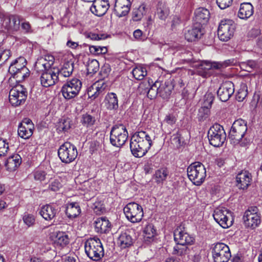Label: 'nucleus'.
Instances as JSON below:
<instances>
[{
  "label": "nucleus",
  "instance_id": "1",
  "mask_svg": "<svg viewBox=\"0 0 262 262\" xmlns=\"http://www.w3.org/2000/svg\"><path fill=\"white\" fill-rule=\"evenodd\" d=\"M152 142L149 135L144 131L135 133L130 141V148L136 158L143 157L150 149Z\"/></svg>",
  "mask_w": 262,
  "mask_h": 262
},
{
  "label": "nucleus",
  "instance_id": "2",
  "mask_svg": "<svg viewBox=\"0 0 262 262\" xmlns=\"http://www.w3.org/2000/svg\"><path fill=\"white\" fill-rule=\"evenodd\" d=\"M247 130V122L241 119L235 120L229 134L231 143L234 145L239 144L242 146L247 145L248 141L244 136Z\"/></svg>",
  "mask_w": 262,
  "mask_h": 262
},
{
  "label": "nucleus",
  "instance_id": "3",
  "mask_svg": "<svg viewBox=\"0 0 262 262\" xmlns=\"http://www.w3.org/2000/svg\"><path fill=\"white\" fill-rule=\"evenodd\" d=\"M85 252L91 259L97 261L104 255V250L100 239L98 237L88 239L84 243Z\"/></svg>",
  "mask_w": 262,
  "mask_h": 262
},
{
  "label": "nucleus",
  "instance_id": "4",
  "mask_svg": "<svg viewBox=\"0 0 262 262\" xmlns=\"http://www.w3.org/2000/svg\"><path fill=\"white\" fill-rule=\"evenodd\" d=\"M187 175L194 185L200 186L204 182L206 177V168L201 162H195L187 168Z\"/></svg>",
  "mask_w": 262,
  "mask_h": 262
},
{
  "label": "nucleus",
  "instance_id": "5",
  "mask_svg": "<svg viewBox=\"0 0 262 262\" xmlns=\"http://www.w3.org/2000/svg\"><path fill=\"white\" fill-rule=\"evenodd\" d=\"M127 138L128 132L124 125L116 124L112 127L110 133V142L113 146H122L125 143Z\"/></svg>",
  "mask_w": 262,
  "mask_h": 262
},
{
  "label": "nucleus",
  "instance_id": "6",
  "mask_svg": "<svg viewBox=\"0 0 262 262\" xmlns=\"http://www.w3.org/2000/svg\"><path fill=\"white\" fill-rule=\"evenodd\" d=\"M209 143L214 147L222 146L226 139V134L223 127L219 124L213 125L208 132Z\"/></svg>",
  "mask_w": 262,
  "mask_h": 262
},
{
  "label": "nucleus",
  "instance_id": "7",
  "mask_svg": "<svg viewBox=\"0 0 262 262\" xmlns=\"http://www.w3.org/2000/svg\"><path fill=\"white\" fill-rule=\"evenodd\" d=\"M76 147L69 142H64L58 149V156L62 162L69 164L77 157Z\"/></svg>",
  "mask_w": 262,
  "mask_h": 262
},
{
  "label": "nucleus",
  "instance_id": "8",
  "mask_svg": "<svg viewBox=\"0 0 262 262\" xmlns=\"http://www.w3.org/2000/svg\"><path fill=\"white\" fill-rule=\"evenodd\" d=\"M123 211L127 219L133 223L140 222L143 216L142 207L135 202L128 203L124 207Z\"/></svg>",
  "mask_w": 262,
  "mask_h": 262
},
{
  "label": "nucleus",
  "instance_id": "9",
  "mask_svg": "<svg viewBox=\"0 0 262 262\" xmlns=\"http://www.w3.org/2000/svg\"><path fill=\"white\" fill-rule=\"evenodd\" d=\"M82 86V82L77 78H73L62 86L61 92L63 97L66 99H71L77 96Z\"/></svg>",
  "mask_w": 262,
  "mask_h": 262
},
{
  "label": "nucleus",
  "instance_id": "10",
  "mask_svg": "<svg viewBox=\"0 0 262 262\" xmlns=\"http://www.w3.org/2000/svg\"><path fill=\"white\" fill-rule=\"evenodd\" d=\"M214 262H228L231 254L229 247L223 243H217L212 248Z\"/></svg>",
  "mask_w": 262,
  "mask_h": 262
},
{
  "label": "nucleus",
  "instance_id": "11",
  "mask_svg": "<svg viewBox=\"0 0 262 262\" xmlns=\"http://www.w3.org/2000/svg\"><path fill=\"white\" fill-rule=\"evenodd\" d=\"M213 216L215 222L223 228H228L233 224L231 212L224 207L216 208Z\"/></svg>",
  "mask_w": 262,
  "mask_h": 262
},
{
  "label": "nucleus",
  "instance_id": "12",
  "mask_svg": "<svg viewBox=\"0 0 262 262\" xmlns=\"http://www.w3.org/2000/svg\"><path fill=\"white\" fill-rule=\"evenodd\" d=\"M27 97L26 89L21 84H17L11 89L9 92V101L15 106L24 103Z\"/></svg>",
  "mask_w": 262,
  "mask_h": 262
},
{
  "label": "nucleus",
  "instance_id": "13",
  "mask_svg": "<svg viewBox=\"0 0 262 262\" xmlns=\"http://www.w3.org/2000/svg\"><path fill=\"white\" fill-rule=\"evenodd\" d=\"M235 30V25L231 19H225L221 21L217 34L221 40L227 41L233 36Z\"/></svg>",
  "mask_w": 262,
  "mask_h": 262
},
{
  "label": "nucleus",
  "instance_id": "14",
  "mask_svg": "<svg viewBox=\"0 0 262 262\" xmlns=\"http://www.w3.org/2000/svg\"><path fill=\"white\" fill-rule=\"evenodd\" d=\"M245 226L247 228L254 229L260 223V217L258 213L256 207H251L246 211L243 216Z\"/></svg>",
  "mask_w": 262,
  "mask_h": 262
},
{
  "label": "nucleus",
  "instance_id": "15",
  "mask_svg": "<svg viewBox=\"0 0 262 262\" xmlns=\"http://www.w3.org/2000/svg\"><path fill=\"white\" fill-rule=\"evenodd\" d=\"M1 21H2L3 27L10 31H17L19 28L20 23L21 21L19 16L17 15H10L4 16L0 13Z\"/></svg>",
  "mask_w": 262,
  "mask_h": 262
},
{
  "label": "nucleus",
  "instance_id": "16",
  "mask_svg": "<svg viewBox=\"0 0 262 262\" xmlns=\"http://www.w3.org/2000/svg\"><path fill=\"white\" fill-rule=\"evenodd\" d=\"M158 85L159 82L156 81L151 85L148 80L141 82L138 87V90L141 94H146L149 99H152L159 94Z\"/></svg>",
  "mask_w": 262,
  "mask_h": 262
},
{
  "label": "nucleus",
  "instance_id": "17",
  "mask_svg": "<svg viewBox=\"0 0 262 262\" xmlns=\"http://www.w3.org/2000/svg\"><path fill=\"white\" fill-rule=\"evenodd\" d=\"M234 92V84L230 81H225L219 88L217 94L220 99L223 102L227 101Z\"/></svg>",
  "mask_w": 262,
  "mask_h": 262
},
{
  "label": "nucleus",
  "instance_id": "18",
  "mask_svg": "<svg viewBox=\"0 0 262 262\" xmlns=\"http://www.w3.org/2000/svg\"><path fill=\"white\" fill-rule=\"evenodd\" d=\"M40 83L45 88L54 85L59 80V76L52 69L42 72L40 77Z\"/></svg>",
  "mask_w": 262,
  "mask_h": 262
},
{
  "label": "nucleus",
  "instance_id": "19",
  "mask_svg": "<svg viewBox=\"0 0 262 262\" xmlns=\"http://www.w3.org/2000/svg\"><path fill=\"white\" fill-rule=\"evenodd\" d=\"M236 182L238 189L246 190L251 185L252 175L248 171H242L237 174Z\"/></svg>",
  "mask_w": 262,
  "mask_h": 262
},
{
  "label": "nucleus",
  "instance_id": "20",
  "mask_svg": "<svg viewBox=\"0 0 262 262\" xmlns=\"http://www.w3.org/2000/svg\"><path fill=\"white\" fill-rule=\"evenodd\" d=\"M92 3L90 10L92 13L98 16L104 15L110 7L108 2L106 0H95Z\"/></svg>",
  "mask_w": 262,
  "mask_h": 262
},
{
  "label": "nucleus",
  "instance_id": "21",
  "mask_svg": "<svg viewBox=\"0 0 262 262\" xmlns=\"http://www.w3.org/2000/svg\"><path fill=\"white\" fill-rule=\"evenodd\" d=\"M59 212L58 206L53 204L43 206L39 211V214L46 221H51Z\"/></svg>",
  "mask_w": 262,
  "mask_h": 262
},
{
  "label": "nucleus",
  "instance_id": "22",
  "mask_svg": "<svg viewBox=\"0 0 262 262\" xmlns=\"http://www.w3.org/2000/svg\"><path fill=\"white\" fill-rule=\"evenodd\" d=\"M224 67H226L225 63L204 61L200 65L199 73L203 77H207L209 75L208 72L209 70L211 69H220Z\"/></svg>",
  "mask_w": 262,
  "mask_h": 262
},
{
  "label": "nucleus",
  "instance_id": "23",
  "mask_svg": "<svg viewBox=\"0 0 262 262\" xmlns=\"http://www.w3.org/2000/svg\"><path fill=\"white\" fill-rule=\"evenodd\" d=\"M203 34L201 26L199 24H195L194 26L186 28L184 36L188 41H193L200 38Z\"/></svg>",
  "mask_w": 262,
  "mask_h": 262
},
{
  "label": "nucleus",
  "instance_id": "24",
  "mask_svg": "<svg viewBox=\"0 0 262 262\" xmlns=\"http://www.w3.org/2000/svg\"><path fill=\"white\" fill-rule=\"evenodd\" d=\"M107 85L103 80L98 81L94 83L88 89V95L89 98L95 99L100 94L103 93Z\"/></svg>",
  "mask_w": 262,
  "mask_h": 262
},
{
  "label": "nucleus",
  "instance_id": "25",
  "mask_svg": "<svg viewBox=\"0 0 262 262\" xmlns=\"http://www.w3.org/2000/svg\"><path fill=\"white\" fill-rule=\"evenodd\" d=\"M130 6L129 0H117L114 7L115 13L119 17L125 16L128 13Z\"/></svg>",
  "mask_w": 262,
  "mask_h": 262
},
{
  "label": "nucleus",
  "instance_id": "26",
  "mask_svg": "<svg viewBox=\"0 0 262 262\" xmlns=\"http://www.w3.org/2000/svg\"><path fill=\"white\" fill-rule=\"evenodd\" d=\"M174 239L178 245H187L193 242V238L187 233L184 232L181 228H177L174 231Z\"/></svg>",
  "mask_w": 262,
  "mask_h": 262
},
{
  "label": "nucleus",
  "instance_id": "27",
  "mask_svg": "<svg viewBox=\"0 0 262 262\" xmlns=\"http://www.w3.org/2000/svg\"><path fill=\"white\" fill-rule=\"evenodd\" d=\"M94 224L95 231L98 233H106L111 229V224L106 217L96 219Z\"/></svg>",
  "mask_w": 262,
  "mask_h": 262
},
{
  "label": "nucleus",
  "instance_id": "28",
  "mask_svg": "<svg viewBox=\"0 0 262 262\" xmlns=\"http://www.w3.org/2000/svg\"><path fill=\"white\" fill-rule=\"evenodd\" d=\"M134 242V239L129 231L120 233L117 238V244L121 249L130 247Z\"/></svg>",
  "mask_w": 262,
  "mask_h": 262
},
{
  "label": "nucleus",
  "instance_id": "29",
  "mask_svg": "<svg viewBox=\"0 0 262 262\" xmlns=\"http://www.w3.org/2000/svg\"><path fill=\"white\" fill-rule=\"evenodd\" d=\"M74 70V63L71 61H67L64 63L60 70L56 72L59 76V79L61 80L62 78L69 77L73 73Z\"/></svg>",
  "mask_w": 262,
  "mask_h": 262
},
{
  "label": "nucleus",
  "instance_id": "30",
  "mask_svg": "<svg viewBox=\"0 0 262 262\" xmlns=\"http://www.w3.org/2000/svg\"><path fill=\"white\" fill-rule=\"evenodd\" d=\"M21 163V157L18 154H15L7 159L5 163V166L7 170L14 171L20 165Z\"/></svg>",
  "mask_w": 262,
  "mask_h": 262
},
{
  "label": "nucleus",
  "instance_id": "31",
  "mask_svg": "<svg viewBox=\"0 0 262 262\" xmlns=\"http://www.w3.org/2000/svg\"><path fill=\"white\" fill-rule=\"evenodd\" d=\"M253 14V7L249 3H245L241 5L238 13V17L243 19L249 18Z\"/></svg>",
  "mask_w": 262,
  "mask_h": 262
},
{
  "label": "nucleus",
  "instance_id": "32",
  "mask_svg": "<svg viewBox=\"0 0 262 262\" xmlns=\"http://www.w3.org/2000/svg\"><path fill=\"white\" fill-rule=\"evenodd\" d=\"M104 103L108 110H117L118 107V100L117 95L114 93H108L105 97Z\"/></svg>",
  "mask_w": 262,
  "mask_h": 262
},
{
  "label": "nucleus",
  "instance_id": "33",
  "mask_svg": "<svg viewBox=\"0 0 262 262\" xmlns=\"http://www.w3.org/2000/svg\"><path fill=\"white\" fill-rule=\"evenodd\" d=\"M196 24H204L209 19L210 13L209 11L203 8H199L194 12Z\"/></svg>",
  "mask_w": 262,
  "mask_h": 262
},
{
  "label": "nucleus",
  "instance_id": "34",
  "mask_svg": "<svg viewBox=\"0 0 262 262\" xmlns=\"http://www.w3.org/2000/svg\"><path fill=\"white\" fill-rule=\"evenodd\" d=\"M26 64V60L24 57H20L11 63L9 68V72L10 74H14L22 70L23 68H27Z\"/></svg>",
  "mask_w": 262,
  "mask_h": 262
},
{
  "label": "nucleus",
  "instance_id": "35",
  "mask_svg": "<svg viewBox=\"0 0 262 262\" xmlns=\"http://www.w3.org/2000/svg\"><path fill=\"white\" fill-rule=\"evenodd\" d=\"M159 95L163 99H166L170 95L173 86L169 82L160 83L158 85Z\"/></svg>",
  "mask_w": 262,
  "mask_h": 262
},
{
  "label": "nucleus",
  "instance_id": "36",
  "mask_svg": "<svg viewBox=\"0 0 262 262\" xmlns=\"http://www.w3.org/2000/svg\"><path fill=\"white\" fill-rule=\"evenodd\" d=\"M80 212V207L78 203L73 202L67 205L66 213L69 218H75L79 215Z\"/></svg>",
  "mask_w": 262,
  "mask_h": 262
},
{
  "label": "nucleus",
  "instance_id": "37",
  "mask_svg": "<svg viewBox=\"0 0 262 262\" xmlns=\"http://www.w3.org/2000/svg\"><path fill=\"white\" fill-rule=\"evenodd\" d=\"M54 243L57 247H64L69 243L68 236L64 232H58L54 238Z\"/></svg>",
  "mask_w": 262,
  "mask_h": 262
},
{
  "label": "nucleus",
  "instance_id": "38",
  "mask_svg": "<svg viewBox=\"0 0 262 262\" xmlns=\"http://www.w3.org/2000/svg\"><path fill=\"white\" fill-rule=\"evenodd\" d=\"M241 66L244 70L249 72L253 71H260V63L255 60H249L246 62H243Z\"/></svg>",
  "mask_w": 262,
  "mask_h": 262
},
{
  "label": "nucleus",
  "instance_id": "39",
  "mask_svg": "<svg viewBox=\"0 0 262 262\" xmlns=\"http://www.w3.org/2000/svg\"><path fill=\"white\" fill-rule=\"evenodd\" d=\"M96 183L93 179L84 181L79 186V189L84 192H93L96 190Z\"/></svg>",
  "mask_w": 262,
  "mask_h": 262
},
{
  "label": "nucleus",
  "instance_id": "40",
  "mask_svg": "<svg viewBox=\"0 0 262 262\" xmlns=\"http://www.w3.org/2000/svg\"><path fill=\"white\" fill-rule=\"evenodd\" d=\"M169 175V171L166 167H162L157 170L155 173V179L157 183H161L165 181Z\"/></svg>",
  "mask_w": 262,
  "mask_h": 262
},
{
  "label": "nucleus",
  "instance_id": "41",
  "mask_svg": "<svg viewBox=\"0 0 262 262\" xmlns=\"http://www.w3.org/2000/svg\"><path fill=\"white\" fill-rule=\"evenodd\" d=\"M147 12V8L144 4H141L138 9L133 12V19L134 21H139L142 19Z\"/></svg>",
  "mask_w": 262,
  "mask_h": 262
},
{
  "label": "nucleus",
  "instance_id": "42",
  "mask_svg": "<svg viewBox=\"0 0 262 262\" xmlns=\"http://www.w3.org/2000/svg\"><path fill=\"white\" fill-rule=\"evenodd\" d=\"M51 64L44 58H38L35 64V68L37 71H46L49 70Z\"/></svg>",
  "mask_w": 262,
  "mask_h": 262
},
{
  "label": "nucleus",
  "instance_id": "43",
  "mask_svg": "<svg viewBox=\"0 0 262 262\" xmlns=\"http://www.w3.org/2000/svg\"><path fill=\"white\" fill-rule=\"evenodd\" d=\"M96 122V118L94 116L87 113L82 116L81 122L84 126L91 127L95 124Z\"/></svg>",
  "mask_w": 262,
  "mask_h": 262
},
{
  "label": "nucleus",
  "instance_id": "44",
  "mask_svg": "<svg viewBox=\"0 0 262 262\" xmlns=\"http://www.w3.org/2000/svg\"><path fill=\"white\" fill-rule=\"evenodd\" d=\"M33 129L19 124L18 128V135L23 139H28L32 136Z\"/></svg>",
  "mask_w": 262,
  "mask_h": 262
},
{
  "label": "nucleus",
  "instance_id": "45",
  "mask_svg": "<svg viewBox=\"0 0 262 262\" xmlns=\"http://www.w3.org/2000/svg\"><path fill=\"white\" fill-rule=\"evenodd\" d=\"M11 75L13 78L16 79V81L21 82L29 76L30 71L27 68H24L16 73Z\"/></svg>",
  "mask_w": 262,
  "mask_h": 262
},
{
  "label": "nucleus",
  "instance_id": "46",
  "mask_svg": "<svg viewBox=\"0 0 262 262\" xmlns=\"http://www.w3.org/2000/svg\"><path fill=\"white\" fill-rule=\"evenodd\" d=\"M132 74L135 79L141 80L147 75V71L145 68L139 66L133 70Z\"/></svg>",
  "mask_w": 262,
  "mask_h": 262
},
{
  "label": "nucleus",
  "instance_id": "47",
  "mask_svg": "<svg viewBox=\"0 0 262 262\" xmlns=\"http://www.w3.org/2000/svg\"><path fill=\"white\" fill-rule=\"evenodd\" d=\"M99 69V63L96 59L89 60L87 63V71L88 74L93 75Z\"/></svg>",
  "mask_w": 262,
  "mask_h": 262
},
{
  "label": "nucleus",
  "instance_id": "48",
  "mask_svg": "<svg viewBox=\"0 0 262 262\" xmlns=\"http://www.w3.org/2000/svg\"><path fill=\"white\" fill-rule=\"evenodd\" d=\"M248 94V88L246 83H242L240 88L236 95V100L239 102L243 101Z\"/></svg>",
  "mask_w": 262,
  "mask_h": 262
},
{
  "label": "nucleus",
  "instance_id": "49",
  "mask_svg": "<svg viewBox=\"0 0 262 262\" xmlns=\"http://www.w3.org/2000/svg\"><path fill=\"white\" fill-rule=\"evenodd\" d=\"M210 114V108L207 106H202L199 110L198 114V119L200 121L207 120Z\"/></svg>",
  "mask_w": 262,
  "mask_h": 262
},
{
  "label": "nucleus",
  "instance_id": "50",
  "mask_svg": "<svg viewBox=\"0 0 262 262\" xmlns=\"http://www.w3.org/2000/svg\"><path fill=\"white\" fill-rule=\"evenodd\" d=\"M143 233L144 236L146 238H151L155 236L156 233V230L151 224H148L144 228Z\"/></svg>",
  "mask_w": 262,
  "mask_h": 262
},
{
  "label": "nucleus",
  "instance_id": "51",
  "mask_svg": "<svg viewBox=\"0 0 262 262\" xmlns=\"http://www.w3.org/2000/svg\"><path fill=\"white\" fill-rule=\"evenodd\" d=\"M85 36L86 38L90 39L93 41L104 39L107 37V35L105 34H96L93 32L86 33Z\"/></svg>",
  "mask_w": 262,
  "mask_h": 262
},
{
  "label": "nucleus",
  "instance_id": "52",
  "mask_svg": "<svg viewBox=\"0 0 262 262\" xmlns=\"http://www.w3.org/2000/svg\"><path fill=\"white\" fill-rule=\"evenodd\" d=\"M90 52L94 55H99L100 54H105L107 50L105 47H100L96 46H91L89 47Z\"/></svg>",
  "mask_w": 262,
  "mask_h": 262
},
{
  "label": "nucleus",
  "instance_id": "53",
  "mask_svg": "<svg viewBox=\"0 0 262 262\" xmlns=\"http://www.w3.org/2000/svg\"><path fill=\"white\" fill-rule=\"evenodd\" d=\"M9 150V144L7 140L0 138V157L6 155Z\"/></svg>",
  "mask_w": 262,
  "mask_h": 262
},
{
  "label": "nucleus",
  "instance_id": "54",
  "mask_svg": "<svg viewBox=\"0 0 262 262\" xmlns=\"http://www.w3.org/2000/svg\"><path fill=\"white\" fill-rule=\"evenodd\" d=\"M214 100L213 95L211 93H207L204 96L203 106H207L210 108Z\"/></svg>",
  "mask_w": 262,
  "mask_h": 262
},
{
  "label": "nucleus",
  "instance_id": "55",
  "mask_svg": "<svg viewBox=\"0 0 262 262\" xmlns=\"http://www.w3.org/2000/svg\"><path fill=\"white\" fill-rule=\"evenodd\" d=\"M70 123L69 119H61L58 123L57 130L59 132H66L70 128Z\"/></svg>",
  "mask_w": 262,
  "mask_h": 262
},
{
  "label": "nucleus",
  "instance_id": "56",
  "mask_svg": "<svg viewBox=\"0 0 262 262\" xmlns=\"http://www.w3.org/2000/svg\"><path fill=\"white\" fill-rule=\"evenodd\" d=\"M24 223L28 227L33 226L35 222V217L34 215L26 213L23 217Z\"/></svg>",
  "mask_w": 262,
  "mask_h": 262
},
{
  "label": "nucleus",
  "instance_id": "57",
  "mask_svg": "<svg viewBox=\"0 0 262 262\" xmlns=\"http://www.w3.org/2000/svg\"><path fill=\"white\" fill-rule=\"evenodd\" d=\"M187 250V245H181L177 244V245L173 247V254H177L178 255H182L185 254Z\"/></svg>",
  "mask_w": 262,
  "mask_h": 262
},
{
  "label": "nucleus",
  "instance_id": "58",
  "mask_svg": "<svg viewBox=\"0 0 262 262\" xmlns=\"http://www.w3.org/2000/svg\"><path fill=\"white\" fill-rule=\"evenodd\" d=\"M33 174L35 180L41 182L45 180L47 173L43 170L36 169L33 172Z\"/></svg>",
  "mask_w": 262,
  "mask_h": 262
},
{
  "label": "nucleus",
  "instance_id": "59",
  "mask_svg": "<svg viewBox=\"0 0 262 262\" xmlns=\"http://www.w3.org/2000/svg\"><path fill=\"white\" fill-rule=\"evenodd\" d=\"M61 186L62 184L60 183V180L54 179L50 182L49 185V188L52 191H57L61 187Z\"/></svg>",
  "mask_w": 262,
  "mask_h": 262
},
{
  "label": "nucleus",
  "instance_id": "60",
  "mask_svg": "<svg viewBox=\"0 0 262 262\" xmlns=\"http://www.w3.org/2000/svg\"><path fill=\"white\" fill-rule=\"evenodd\" d=\"M233 0H216V4L221 9H225L231 6Z\"/></svg>",
  "mask_w": 262,
  "mask_h": 262
},
{
  "label": "nucleus",
  "instance_id": "61",
  "mask_svg": "<svg viewBox=\"0 0 262 262\" xmlns=\"http://www.w3.org/2000/svg\"><path fill=\"white\" fill-rule=\"evenodd\" d=\"M158 17L161 20H165L168 15V11L165 8H159L157 9Z\"/></svg>",
  "mask_w": 262,
  "mask_h": 262
},
{
  "label": "nucleus",
  "instance_id": "62",
  "mask_svg": "<svg viewBox=\"0 0 262 262\" xmlns=\"http://www.w3.org/2000/svg\"><path fill=\"white\" fill-rule=\"evenodd\" d=\"M0 54L2 56L1 61L3 63H4L10 57V51L9 50H6L4 51H0Z\"/></svg>",
  "mask_w": 262,
  "mask_h": 262
},
{
  "label": "nucleus",
  "instance_id": "63",
  "mask_svg": "<svg viewBox=\"0 0 262 262\" xmlns=\"http://www.w3.org/2000/svg\"><path fill=\"white\" fill-rule=\"evenodd\" d=\"M21 29L27 33H30L33 32V30L31 29V26L30 23L28 21H24L22 22L21 25Z\"/></svg>",
  "mask_w": 262,
  "mask_h": 262
},
{
  "label": "nucleus",
  "instance_id": "64",
  "mask_svg": "<svg viewBox=\"0 0 262 262\" xmlns=\"http://www.w3.org/2000/svg\"><path fill=\"white\" fill-rule=\"evenodd\" d=\"M164 121L168 124L172 125L176 123L177 119L174 115L169 114L166 116Z\"/></svg>",
  "mask_w": 262,
  "mask_h": 262
}]
</instances>
